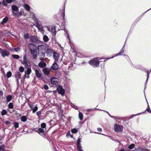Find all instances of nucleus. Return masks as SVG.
Listing matches in <instances>:
<instances>
[{"label": "nucleus", "instance_id": "obj_1", "mask_svg": "<svg viewBox=\"0 0 151 151\" xmlns=\"http://www.w3.org/2000/svg\"><path fill=\"white\" fill-rule=\"evenodd\" d=\"M98 58H95L89 62V64L94 67H97L99 64L100 61Z\"/></svg>", "mask_w": 151, "mask_h": 151}, {"label": "nucleus", "instance_id": "obj_18", "mask_svg": "<svg viewBox=\"0 0 151 151\" xmlns=\"http://www.w3.org/2000/svg\"><path fill=\"white\" fill-rule=\"evenodd\" d=\"M46 65V63L45 62H41L38 64L39 66L41 68L45 67Z\"/></svg>", "mask_w": 151, "mask_h": 151}, {"label": "nucleus", "instance_id": "obj_42", "mask_svg": "<svg viewBox=\"0 0 151 151\" xmlns=\"http://www.w3.org/2000/svg\"><path fill=\"white\" fill-rule=\"evenodd\" d=\"M4 146L2 145L0 146V151H4Z\"/></svg>", "mask_w": 151, "mask_h": 151}, {"label": "nucleus", "instance_id": "obj_10", "mask_svg": "<svg viewBox=\"0 0 151 151\" xmlns=\"http://www.w3.org/2000/svg\"><path fill=\"white\" fill-rule=\"evenodd\" d=\"M24 14V11L23 9H22L18 13L13 12V16H21Z\"/></svg>", "mask_w": 151, "mask_h": 151}, {"label": "nucleus", "instance_id": "obj_2", "mask_svg": "<svg viewBox=\"0 0 151 151\" xmlns=\"http://www.w3.org/2000/svg\"><path fill=\"white\" fill-rule=\"evenodd\" d=\"M24 7L25 9L29 12L30 14V17H32L33 19H35V16L34 15V13H32L31 11H30V6L27 4H25L24 5Z\"/></svg>", "mask_w": 151, "mask_h": 151}, {"label": "nucleus", "instance_id": "obj_20", "mask_svg": "<svg viewBox=\"0 0 151 151\" xmlns=\"http://www.w3.org/2000/svg\"><path fill=\"white\" fill-rule=\"evenodd\" d=\"M21 63L23 64H27L28 61L26 55L24 56V60L23 61H22V60H21Z\"/></svg>", "mask_w": 151, "mask_h": 151}, {"label": "nucleus", "instance_id": "obj_21", "mask_svg": "<svg viewBox=\"0 0 151 151\" xmlns=\"http://www.w3.org/2000/svg\"><path fill=\"white\" fill-rule=\"evenodd\" d=\"M36 27H37L39 31L41 32H43V28L42 26L39 24H37Z\"/></svg>", "mask_w": 151, "mask_h": 151}, {"label": "nucleus", "instance_id": "obj_7", "mask_svg": "<svg viewBox=\"0 0 151 151\" xmlns=\"http://www.w3.org/2000/svg\"><path fill=\"white\" fill-rule=\"evenodd\" d=\"M57 90L58 93L62 95H63L65 93V90L61 86H58L57 88Z\"/></svg>", "mask_w": 151, "mask_h": 151}, {"label": "nucleus", "instance_id": "obj_50", "mask_svg": "<svg viewBox=\"0 0 151 151\" xmlns=\"http://www.w3.org/2000/svg\"><path fill=\"white\" fill-rule=\"evenodd\" d=\"M147 80L148 79V77H149V73H148V71H147Z\"/></svg>", "mask_w": 151, "mask_h": 151}, {"label": "nucleus", "instance_id": "obj_25", "mask_svg": "<svg viewBox=\"0 0 151 151\" xmlns=\"http://www.w3.org/2000/svg\"><path fill=\"white\" fill-rule=\"evenodd\" d=\"M21 120L23 122H25L27 120V118L25 116H23L21 117Z\"/></svg>", "mask_w": 151, "mask_h": 151}, {"label": "nucleus", "instance_id": "obj_11", "mask_svg": "<svg viewBox=\"0 0 151 151\" xmlns=\"http://www.w3.org/2000/svg\"><path fill=\"white\" fill-rule=\"evenodd\" d=\"M43 72L44 74L47 75H49L51 69L48 68H46L42 69Z\"/></svg>", "mask_w": 151, "mask_h": 151}, {"label": "nucleus", "instance_id": "obj_56", "mask_svg": "<svg viewBox=\"0 0 151 151\" xmlns=\"http://www.w3.org/2000/svg\"><path fill=\"white\" fill-rule=\"evenodd\" d=\"M68 39H69V41H70V38L69 36L68 35Z\"/></svg>", "mask_w": 151, "mask_h": 151}, {"label": "nucleus", "instance_id": "obj_19", "mask_svg": "<svg viewBox=\"0 0 151 151\" xmlns=\"http://www.w3.org/2000/svg\"><path fill=\"white\" fill-rule=\"evenodd\" d=\"M12 9L13 14V12H14V11L17 12L18 10V8L17 6L15 5H13L12 6Z\"/></svg>", "mask_w": 151, "mask_h": 151}, {"label": "nucleus", "instance_id": "obj_37", "mask_svg": "<svg viewBox=\"0 0 151 151\" xmlns=\"http://www.w3.org/2000/svg\"><path fill=\"white\" fill-rule=\"evenodd\" d=\"M71 132L73 133H76L78 132V130L75 129H71Z\"/></svg>", "mask_w": 151, "mask_h": 151}, {"label": "nucleus", "instance_id": "obj_41", "mask_svg": "<svg viewBox=\"0 0 151 151\" xmlns=\"http://www.w3.org/2000/svg\"><path fill=\"white\" fill-rule=\"evenodd\" d=\"M24 38L26 39H27L29 37V36L28 34L27 33H25L24 34Z\"/></svg>", "mask_w": 151, "mask_h": 151}, {"label": "nucleus", "instance_id": "obj_54", "mask_svg": "<svg viewBox=\"0 0 151 151\" xmlns=\"http://www.w3.org/2000/svg\"><path fill=\"white\" fill-rule=\"evenodd\" d=\"M44 53H43V52H42V53H41V56H44Z\"/></svg>", "mask_w": 151, "mask_h": 151}, {"label": "nucleus", "instance_id": "obj_16", "mask_svg": "<svg viewBox=\"0 0 151 151\" xmlns=\"http://www.w3.org/2000/svg\"><path fill=\"white\" fill-rule=\"evenodd\" d=\"M35 74L37 78L40 79L42 78V76L41 74L38 70H35Z\"/></svg>", "mask_w": 151, "mask_h": 151}, {"label": "nucleus", "instance_id": "obj_23", "mask_svg": "<svg viewBox=\"0 0 151 151\" xmlns=\"http://www.w3.org/2000/svg\"><path fill=\"white\" fill-rule=\"evenodd\" d=\"M30 39L31 41L33 42H36L37 40V38L33 36L30 37Z\"/></svg>", "mask_w": 151, "mask_h": 151}, {"label": "nucleus", "instance_id": "obj_47", "mask_svg": "<svg viewBox=\"0 0 151 151\" xmlns=\"http://www.w3.org/2000/svg\"><path fill=\"white\" fill-rule=\"evenodd\" d=\"M5 123L6 124V125H9V124H10V122L8 121H6L5 122Z\"/></svg>", "mask_w": 151, "mask_h": 151}, {"label": "nucleus", "instance_id": "obj_15", "mask_svg": "<svg viewBox=\"0 0 151 151\" xmlns=\"http://www.w3.org/2000/svg\"><path fill=\"white\" fill-rule=\"evenodd\" d=\"M30 51L31 54L33 56V58H35L37 56L36 51L34 50L30 49Z\"/></svg>", "mask_w": 151, "mask_h": 151}, {"label": "nucleus", "instance_id": "obj_22", "mask_svg": "<svg viewBox=\"0 0 151 151\" xmlns=\"http://www.w3.org/2000/svg\"><path fill=\"white\" fill-rule=\"evenodd\" d=\"M51 32L52 33L55 35L56 33V28L55 27H52L51 28Z\"/></svg>", "mask_w": 151, "mask_h": 151}, {"label": "nucleus", "instance_id": "obj_39", "mask_svg": "<svg viewBox=\"0 0 151 151\" xmlns=\"http://www.w3.org/2000/svg\"><path fill=\"white\" fill-rule=\"evenodd\" d=\"M17 77H18V78L19 79L21 78V75L19 73V72L17 73Z\"/></svg>", "mask_w": 151, "mask_h": 151}, {"label": "nucleus", "instance_id": "obj_5", "mask_svg": "<svg viewBox=\"0 0 151 151\" xmlns=\"http://www.w3.org/2000/svg\"><path fill=\"white\" fill-rule=\"evenodd\" d=\"M0 52L3 57H4L5 56H8L9 55V52L5 50H2L0 48Z\"/></svg>", "mask_w": 151, "mask_h": 151}, {"label": "nucleus", "instance_id": "obj_8", "mask_svg": "<svg viewBox=\"0 0 151 151\" xmlns=\"http://www.w3.org/2000/svg\"><path fill=\"white\" fill-rule=\"evenodd\" d=\"M81 138H78L77 140V150L78 151H83L81 148L82 147L81 145Z\"/></svg>", "mask_w": 151, "mask_h": 151}, {"label": "nucleus", "instance_id": "obj_51", "mask_svg": "<svg viewBox=\"0 0 151 151\" xmlns=\"http://www.w3.org/2000/svg\"><path fill=\"white\" fill-rule=\"evenodd\" d=\"M144 151H150L149 150L147 149L146 148H145Z\"/></svg>", "mask_w": 151, "mask_h": 151}, {"label": "nucleus", "instance_id": "obj_58", "mask_svg": "<svg viewBox=\"0 0 151 151\" xmlns=\"http://www.w3.org/2000/svg\"><path fill=\"white\" fill-rule=\"evenodd\" d=\"M17 81L18 82V79H17Z\"/></svg>", "mask_w": 151, "mask_h": 151}, {"label": "nucleus", "instance_id": "obj_12", "mask_svg": "<svg viewBox=\"0 0 151 151\" xmlns=\"http://www.w3.org/2000/svg\"><path fill=\"white\" fill-rule=\"evenodd\" d=\"M15 0H3L2 2V4L3 6H7V3H11L12 1Z\"/></svg>", "mask_w": 151, "mask_h": 151}, {"label": "nucleus", "instance_id": "obj_48", "mask_svg": "<svg viewBox=\"0 0 151 151\" xmlns=\"http://www.w3.org/2000/svg\"><path fill=\"white\" fill-rule=\"evenodd\" d=\"M123 53V51H121L118 54H116V55H115V56H117V55H121V53Z\"/></svg>", "mask_w": 151, "mask_h": 151}, {"label": "nucleus", "instance_id": "obj_40", "mask_svg": "<svg viewBox=\"0 0 151 151\" xmlns=\"http://www.w3.org/2000/svg\"><path fill=\"white\" fill-rule=\"evenodd\" d=\"M46 124L45 123H42L41 124V127L42 128H45L46 127Z\"/></svg>", "mask_w": 151, "mask_h": 151}, {"label": "nucleus", "instance_id": "obj_61", "mask_svg": "<svg viewBox=\"0 0 151 151\" xmlns=\"http://www.w3.org/2000/svg\"><path fill=\"white\" fill-rule=\"evenodd\" d=\"M1 2H0V5H1Z\"/></svg>", "mask_w": 151, "mask_h": 151}, {"label": "nucleus", "instance_id": "obj_24", "mask_svg": "<svg viewBox=\"0 0 151 151\" xmlns=\"http://www.w3.org/2000/svg\"><path fill=\"white\" fill-rule=\"evenodd\" d=\"M8 20V18L7 17H6L3 19V21L1 22V24H4V23H6Z\"/></svg>", "mask_w": 151, "mask_h": 151}, {"label": "nucleus", "instance_id": "obj_13", "mask_svg": "<svg viewBox=\"0 0 151 151\" xmlns=\"http://www.w3.org/2000/svg\"><path fill=\"white\" fill-rule=\"evenodd\" d=\"M53 57L55 59V61L57 62L59 57V55L55 52H53Z\"/></svg>", "mask_w": 151, "mask_h": 151}, {"label": "nucleus", "instance_id": "obj_6", "mask_svg": "<svg viewBox=\"0 0 151 151\" xmlns=\"http://www.w3.org/2000/svg\"><path fill=\"white\" fill-rule=\"evenodd\" d=\"M54 52L52 49L49 47L47 48L46 50V53L48 57H50Z\"/></svg>", "mask_w": 151, "mask_h": 151}, {"label": "nucleus", "instance_id": "obj_4", "mask_svg": "<svg viewBox=\"0 0 151 151\" xmlns=\"http://www.w3.org/2000/svg\"><path fill=\"white\" fill-rule=\"evenodd\" d=\"M123 128V127L118 125L116 124L114 125V130L116 132H120L122 131Z\"/></svg>", "mask_w": 151, "mask_h": 151}, {"label": "nucleus", "instance_id": "obj_52", "mask_svg": "<svg viewBox=\"0 0 151 151\" xmlns=\"http://www.w3.org/2000/svg\"><path fill=\"white\" fill-rule=\"evenodd\" d=\"M120 151H127L126 150L124 149H121L120 150Z\"/></svg>", "mask_w": 151, "mask_h": 151}, {"label": "nucleus", "instance_id": "obj_62", "mask_svg": "<svg viewBox=\"0 0 151 151\" xmlns=\"http://www.w3.org/2000/svg\"><path fill=\"white\" fill-rule=\"evenodd\" d=\"M71 137H72V136H71Z\"/></svg>", "mask_w": 151, "mask_h": 151}, {"label": "nucleus", "instance_id": "obj_57", "mask_svg": "<svg viewBox=\"0 0 151 151\" xmlns=\"http://www.w3.org/2000/svg\"><path fill=\"white\" fill-rule=\"evenodd\" d=\"M40 60H43V59L42 58H40Z\"/></svg>", "mask_w": 151, "mask_h": 151}, {"label": "nucleus", "instance_id": "obj_45", "mask_svg": "<svg viewBox=\"0 0 151 151\" xmlns=\"http://www.w3.org/2000/svg\"><path fill=\"white\" fill-rule=\"evenodd\" d=\"M43 88L45 90H47L48 89L49 87L47 85H45L44 86Z\"/></svg>", "mask_w": 151, "mask_h": 151}, {"label": "nucleus", "instance_id": "obj_35", "mask_svg": "<svg viewBox=\"0 0 151 151\" xmlns=\"http://www.w3.org/2000/svg\"><path fill=\"white\" fill-rule=\"evenodd\" d=\"M8 78H10L12 76L11 72L9 71L6 74Z\"/></svg>", "mask_w": 151, "mask_h": 151}, {"label": "nucleus", "instance_id": "obj_29", "mask_svg": "<svg viewBox=\"0 0 151 151\" xmlns=\"http://www.w3.org/2000/svg\"><path fill=\"white\" fill-rule=\"evenodd\" d=\"M145 148V147L143 148L141 147H139L137 149V151H144Z\"/></svg>", "mask_w": 151, "mask_h": 151}, {"label": "nucleus", "instance_id": "obj_46", "mask_svg": "<svg viewBox=\"0 0 151 151\" xmlns=\"http://www.w3.org/2000/svg\"><path fill=\"white\" fill-rule=\"evenodd\" d=\"M41 112L40 111H38L37 112V115L38 116H40L41 114Z\"/></svg>", "mask_w": 151, "mask_h": 151}, {"label": "nucleus", "instance_id": "obj_26", "mask_svg": "<svg viewBox=\"0 0 151 151\" xmlns=\"http://www.w3.org/2000/svg\"><path fill=\"white\" fill-rule=\"evenodd\" d=\"M43 39L44 41L47 42L49 40L48 37L46 35H44L43 37Z\"/></svg>", "mask_w": 151, "mask_h": 151}, {"label": "nucleus", "instance_id": "obj_55", "mask_svg": "<svg viewBox=\"0 0 151 151\" xmlns=\"http://www.w3.org/2000/svg\"><path fill=\"white\" fill-rule=\"evenodd\" d=\"M47 28L48 30L49 31H50V28L48 27H47Z\"/></svg>", "mask_w": 151, "mask_h": 151}, {"label": "nucleus", "instance_id": "obj_33", "mask_svg": "<svg viewBox=\"0 0 151 151\" xmlns=\"http://www.w3.org/2000/svg\"><path fill=\"white\" fill-rule=\"evenodd\" d=\"M8 107L9 109H13V104L12 103H10L8 105Z\"/></svg>", "mask_w": 151, "mask_h": 151}, {"label": "nucleus", "instance_id": "obj_32", "mask_svg": "<svg viewBox=\"0 0 151 151\" xmlns=\"http://www.w3.org/2000/svg\"><path fill=\"white\" fill-rule=\"evenodd\" d=\"M19 70L20 72L22 73L24 71V68L23 67L20 66L19 68Z\"/></svg>", "mask_w": 151, "mask_h": 151}, {"label": "nucleus", "instance_id": "obj_53", "mask_svg": "<svg viewBox=\"0 0 151 151\" xmlns=\"http://www.w3.org/2000/svg\"><path fill=\"white\" fill-rule=\"evenodd\" d=\"M147 111L149 112H151V111L150 109H147Z\"/></svg>", "mask_w": 151, "mask_h": 151}, {"label": "nucleus", "instance_id": "obj_3", "mask_svg": "<svg viewBox=\"0 0 151 151\" xmlns=\"http://www.w3.org/2000/svg\"><path fill=\"white\" fill-rule=\"evenodd\" d=\"M51 84L57 86L58 85V79L56 78L52 77L51 79Z\"/></svg>", "mask_w": 151, "mask_h": 151}, {"label": "nucleus", "instance_id": "obj_59", "mask_svg": "<svg viewBox=\"0 0 151 151\" xmlns=\"http://www.w3.org/2000/svg\"><path fill=\"white\" fill-rule=\"evenodd\" d=\"M40 52H39L38 53L39 54H40Z\"/></svg>", "mask_w": 151, "mask_h": 151}, {"label": "nucleus", "instance_id": "obj_44", "mask_svg": "<svg viewBox=\"0 0 151 151\" xmlns=\"http://www.w3.org/2000/svg\"><path fill=\"white\" fill-rule=\"evenodd\" d=\"M28 104L30 108L32 109L33 108V105L29 103H28Z\"/></svg>", "mask_w": 151, "mask_h": 151}, {"label": "nucleus", "instance_id": "obj_30", "mask_svg": "<svg viewBox=\"0 0 151 151\" xmlns=\"http://www.w3.org/2000/svg\"><path fill=\"white\" fill-rule=\"evenodd\" d=\"M12 57L14 59H18L20 58V56L17 55H12Z\"/></svg>", "mask_w": 151, "mask_h": 151}, {"label": "nucleus", "instance_id": "obj_43", "mask_svg": "<svg viewBox=\"0 0 151 151\" xmlns=\"http://www.w3.org/2000/svg\"><path fill=\"white\" fill-rule=\"evenodd\" d=\"M13 50L15 51L16 52H19L20 50V48L19 47H17L13 49Z\"/></svg>", "mask_w": 151, "mask_h": 151}, {"label": "nucleus", "instance_id": "obj_36", "mask_svg": "<svg viewBox=\"0 0 151 151\" xmlns=\"http://www.w3.org/2000/svg\"><path fill=\"white\" fill-rule=\"evenodd\" d=\"M7 113V111L5 110H3L1 112V115L3 116L6 114Z\"/></svg>", "mask_w": 151, "mask_h": 151}, {"label": "nucleus", "instance_id": "obj_9", "mask_svg": "<svg viewBox=\"0 0 151 151\" xmlns=\"http://www.w3.org/2000/svg\"><path fill=\"white\" fill-rule=\"evenodd\" d=\"M32 71L31 68H28L27 69V71L25 72L24 77L25 78H29V75L30 74Z\"/></svg>", "mask_w": 151, "mask_h": 151}, {"label": "nucleus", "instance_id": "obj_60", "mask_svg": "<svg viewBox=\"0 0 151 151\" xmlns=\"http://www.w3.org/2000/svg\"><path fill=\"white\" fill-rule=\"evenodd\" d=\"M73 108H74L76 109V108H75V107H73Z\"/></svg>", "mask_w": 151, "mask_h": 151}, {"label": "nucleus", "instance_id": "obj_34", "mask_svg": "<svg viewBox=\"0 0 151 151\" xmlns=\"http://www.w3.org/2000/svg\"><path fill=\"white\" fill-rule=\"evenodd\" d=\"M19 124L17 122H14V126L15 128H17L19 127Z\"/></svg>", "mask_w": 151, "mask_h": 151}, {"label": "nucleus", "instance_id": "obj_31", "mask_svg": "<svg viewBox=\"0 0 151 151\" xmlns=\"http://www.w3.org/2000/svg\"><path fill=\"white\" fill-rule=\"evenodd\" d=\"M38 107L37 106H35L34 108H33L32 110V112L33 113H35L38 110Z\"/></svg>", "mask_w": 151, "mask_h": 151}, {"label": "nucleus", "instance_id": "obj_14", "mask_svg": "<svg viewBox=\"0 0 151 151\" xmlns=\"http://www.w3.org/2000/svg\"><path fill=\"white\" fill-rule=\"evenodd\" d=\"M57 62L54 61L51 67V68L53 70H56L58 68V65L56 63Z\"/></svg>", "mask_w": 151, "mask_h": 151}, {"label": "nucleus", "instance_id": "obj_28", "mask_svg": "<svg viewBox=\"0 0 151 151\" xmlns=\"http://www.w3.org/2000/svg\"><path fill=\"white\" fill-rule=\"evenodd\" d=\"M79 118L81 120H82L83 119V116L82 113L79 111Z\"/></svg>", "mask_w": 151, "mask_h": 151}, {"label": "nucleus", "instance_id": "obj_17", "mask_svg": "<svg viewBox=\"0 0 151 151\" xmlns=\"http://www.w3.org/2000/svg\"><path fill=\"white\" fill-rule=\"evenodd\" d=\"M36 131L41 135H43L44 134L45 131L42 128H39L37 130H36Z\"/></svg>", "mask_w": 151, "mask_h": 151}, {"label": "nucleus", "instance_id": "obj_49", "mask_svg": "<svg viewBox=\"0 0 151 151\" xmlns=\"http://www.w3.org/2000/svg\"><path fill=\"white\" fill-rule=\"evenodd\" d=\"M102 130V129L101 128H99L97 129V130L99 132H101Z\"/></svg>", "mask_w": 151, "mask_h": 151}, {"label": "nucleus", "instance_id": "obj_38", "mask_svg": "<svg viewBox=\"0 0 151 151\" xmlns=\"http://www.w3.org/2000/svg\"><path fill=\"white\" fill-rule=\"evenodd\" d=\"M134 144H132L129 146L128 148L129 149H132L134 147Z\"/></svg>", "mask_w": 151, "mask_h": 151}, {"label": "nucleus", "instance_id": "obj_27", "mask_svg": "<svg viewBox=\"0 0 151 151\" xmlns=\"http://www.w3.org/2000/svg\"><path fill=\"white\" fill-rule=\"evenodd\" d=\"M6 99L7 102H9L12 99V96L11 95L8 96L6 97Z\"/></svg>", "mask_w": 151, "mask_h": 151}]
</instances>
